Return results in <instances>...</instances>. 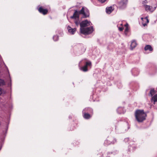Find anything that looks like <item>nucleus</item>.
Instances as JSON below:
<instances>
[{
  "mask_svg": "<svg viewBox=\"0 0 157 157\" xmlns=\"http://www.w3.org/2000/svg\"><path fill=\"white\" fill-rule=\"evenodd\" d=\"M80 14L83 15V18H86L89 16V10L86 7H83L81 10L79 11L75 10L73 15L71 17V18L75 20L78 19L79 15Z\"/></svg>",
  "mask_w": 157,
  "mask_h": 157,
  "instance_id": "1",
  "label": "nucleus"
},
{
  "mask_svg": "<svg viewBox=\"0 0 157 157\" xmlns=\"http://www.w3.org/2000/svg\"><path fill=\"white\" fill-rule=\"evenodd\" d=\"M141 19L142 21V24L144 26H145L147 25V24L149 22V20L147 17H141Z\"/></svg>",
  "mask_w": 157,
  "mask_h": 157,
  "instance_id": "11",
  "label": "nucleus"
},
{
  "mask_svg": "<svg viewBox=\"0 0 157 157\" xmlns=\"http://www.w3.org/2000/svg\"><path fill=\"white\" fill-rule=\"evenodd\" d=\"M91 66V63L90 62H86V63L85 65L80 67V69L84 72H86L88 71L87 67L88 66Z\"/></svg>",
  "mask_w": 157,
  "mask_h": 157,
  "instance_id": "6",
  "label": "nucleus"
},
{
  "mask_svg": "<svg viewBox=\"0 0 157 157\" xmlns=\"http://www.w3.org/2000/svg\"><path fill=\"white\" fill-rule=\"evenodd\" d=\"M145 51L148 50L150 52H152L153 50V49L151 45H146L144 48Z\"/></svg>",
  "mask_w": 157,
  "mask_h": 157,
  "instance_id": "14",
  "label": "nucleus"
},
{
  "mask_svg": "<svg viewBox=\"0 0 157 157\" xmlns=\"http://www.w3.org/2000/svg\"><path fill=\"white\" fill-rule=\"evenodd\" d=\"M6 84V82L4 80L2 79H0V86H3ZM3 93V91L0 88V95Z\"/></svg>",
  "mask_w": 157,
  "mask_h": 157,
  "instance_id": "12",
  "label": "nucleus"
},
{
  "mask_svg": "<svg viewBox=\"0 0 157 157\" xmlns=\"http://www.w3.org/2000/svg\"><path fill=\"white\" fill-rule=\"evenodd\" d=\"M151 102H154V104H155V102H157V94L155 95L152 97L151 98Z\"/></svg>",
  "mask_w": 157,
  "mask_h": 157,
  "instance_id": "17",
  "label": "nucleus"
},
{
  "mask_svg": "<svg viewBox=\"0 0 157 157\" xmlns=\"http://www.w3.org/2000/svg\"><path fill=\"white\" fill-rule=\"evenodd\" d=\"M98 0L99 2H101V3H103L105 2L106 1V0Z\"/></svg>",
  "mask_w": 157,
  "mask_h": 157,
  "instance_id": "23",
  "label": "nucleus"
},
{
  "mask_svg": "<svg viewBox=\"0 0 157 157\" xmlns=\"http://www.w3.org/2000/svg\"><path fill=\"white\" fill-rule=\"evenodd\" d=\"M136 120L139 122H142L146 119L147 116L146 113L143 109L136 110L135 113Z\"/></svg>",
  "mask_w": 157,
  "mask_h": 157,
  "instance_id": "2",
  "label": "nucleus"
},
{
  "mask_svg": "<svg viewBox=\"0 0 157 157\" xmlns=\"http://www.w3.org/2000/svg\"><path fill=\"white\" fill-rule=\"evenodd\" d=\"M155 92L154 90L153 89H151L150 91L149 95L152 96L153 95L155 94Z\"/></svg>",
  "mask_w": 157,
  "mask_h": 157,
  "instance_id": "18",
  "label": "nucleus"
},
{
  "mask_svg": "<svg viewBox=\"0 0 157 157\" xmlns=\"http://www.w3.org/2000/svg\"><path fill=\"white\" fill-rule=\"evenodd\" d=\"M38 10L40 13L44 15L46 14L48 12V10L47 9H44L42 6L39 7Z\"/></svg>",
  "mask_w": 157,
  "mask_h": 157,
  "instance_id": "10",
  "label": "nucleus"
},
{
  "mask_svg": "<svg viewBox=\"0 0 157 157\" xmlns=\"http://www.w3.org/2000/svg\"><path fill=\"white\" fill-rule=\"evenodd\" d=\"M147 3V0H145L143 2V4H144L145 3Z\"/></svg>",
  "mask_w": 157,
  "mask_h": 157,
  "instance_id": "25",
  "label": "nucleus"
},
{
  "mask_svg": "<svg viewBox=\"0 0 157 157\" xmlns=\"http://www.w3.org/2000/svg\"><path fill=\"white\" fill-rule=\"evenodd\" d=\"M106 157H110L109 156H107Z\"/></svg>",
  "mask_w": 157,
  "mask_h": 157,
  "instance_id": "26",
  "label": "nucleus"
},
{
  "mask_svg": "<svg viewBox=\"0 0 157 157\" xmlns=\"http://www.w3.org/2000/svg\"><path fill=\"white\" fill-rule=\"evenodd\" d=\"M53 39L55 41H57L59 39V37L57 35H55L53 36Z\"/></svg>",
  "mask_w": 157,
  "mask_h": 157,
  "instance_id": "21",
  "label": "nucleus"
},
{
  "mask_svg": "<svg viewBox=\"0 0 157 157\" xmlns=\"http://www.w3.org/2000/svg\"><path fill=\"white\" fill-rule=\"evenodd\" d=\"M77 20H75V23L77 26H78L79 25H80V22L78 19H77Z\"/></svg>",
  "mask_w": 157,
  "mask_h": 157,
  "instance_id": "20",
  "label": "nucleus"
},
{
  "mask_svg": "<svg viewBox=\"0 0 157 157\" xmlns=\"http://www.w3.org/2000/svg\"><path fill=\"white\" fill-rule=\"evenodd\" d=\"M94 31L93 26H90L89 27L85 28L84 29H82L80 32L81 33L85 35H87L91 33Z\"/></svg>",
  "mask_w": 157,
  "mask_h": 157,
  "instance_id": "3",
  "label": "nucleus"
},
{
  "mask_svg": "<svg viewBox=\"0 0 157 157\" xmlns=\"http://www.w3.org/2000/svg\"><path fill=\"white\" fill-rule=\"evenodd\" d=\"M127 2V0H121L119 3V7L121 9L124 8L126 6Z\"/></svg>",
  "mask_w": 157,
  "mask_h": 157,
  "instance_id": "7",
  "label": "nucleus"
},
{
  "mask_svg": "<svg viewBox=\"0 0 157 157\" xmlns=\"http://www.w3.org/2000/svg\"><path fill=\"white\" fill-rule=\"evenodd\" d=\"M123 109V108L122 107H119L117 109V112L119 113H124L123 112L121 111V110Z\"/></svg>",
  "mask_w": 157,
  "mask_h": 157,
  "instance_id": "19",
  "label": "nucleus"
},
{
  "mask_svg": "<svg viewBox=\"0 0 157 157\" xmlns=\"http://www.w3.org/2000/svg\"><path fill=\"white\" fill-rule=\"evenodd\" d=\"M153 2H154L155 5L153 7L152 6H148L147 5H144V6L147 11H148L150 12H153L155 10L156 7V2L155 0H153Z\"/></svg>",
  "mask_w": 157,
  "mask_h": 157,
  "instance_id": "5",
  "label": "nucleus"
},
{
  "mask_svg": "<svg viewBox=\"0 0 157 157\" xmlns=\"http://www.w3.org/2000/svg\"><path fill=\"white\" fill-rule=\"evenodd\" d=\"M106 12L107 13H110L113 10V9L112 7H107L106 9Z\"/></svg>",
  "mask_w": 157,
  "mask_h": 157,
  "instance_id": "16",
  "label": "nucleus"
},
{
  "mask_svg": "<svg viewBox=\"0 0 157 157\" xmlns=\"http://www.w3.org/2000/svg\"><path fill=\"white\" fill-rule=\"evenodd\" d=\"M88 109V108H85L82 111L83 117L86 119H89L91 117V116L90 114L85 113V112Z\"/></svg>",
  "mask_w": 157,
  "mask_h": 157,
  "instance_id": "9",
  "label": "nucleus"
},
{
  "mask_svg": "<svg viewBox=\"0 0 157 157\" xmlns=\"http://www.w3.org/2000/svg\"><path fill=\"white\" fill-rule=\"evenodd\" d=\"M123 28L122 27L118 28V29L120 31H122L123 30Z\"/></svg>",
  "mask_w": 157,
  "mask_h": 157,
  "instance_id": "24",
  "label": "nucleus"
},
{
  "mask_svg": "<svg viewBox=\"0 0 157 157\" xmlns=\"http://www.w3.org/2000/svg\"><path fill=\"white\" fill-rule=\"evenodd\" d=\"M92 25L90 21H88L87 20H85L81 21L80 24V31H81L82 29H84V27L90 26Z\"/></svg>",
  "mask_w": 157,
  "mask_h": 157,
  "instance_id": "4",
  "label": "nucleus"
},
{
  "mask_svg": "<svg viewBox=\"0 0 157 157\" xmlns=\"http://www.w3.org/2000/svg\"><path fill=\"white\" fill-rule=\"evenodd\" d=\"M116 140L113 138H109L105 141V144L107 145H109L111 144H113L116 142Z\"/></svg>",
  "mask_w": 157,
  "mask_h": 157,
  "instance_id": "8",
  "label": "nucleus"
},
{
  "mask_svg": "<svg viewBox=\"0 0 157 157\" xmlns=\"http://www.w3.org/2000/svg\"><path fill=\"white\" fill-rule=\"evenodd\" d=\"M68 32L71 34H74L76 31V29H72L71 27H68Z\"/></svg>",
  "mask_w": 157,
  "mask_h": 157,
  "instance_id": "13",
  "label": "nucleus"
},
{
  "mask_svg": "<svg viewBox=\"0 0 157 157\" xmlns=\"http://www.w3.org/2000/svg\"><path fill=\"white\" fill-rule=\"evenodd\" d=\"M128 29L127 27H126L125 29V31H124V33L126 35L127 34V33L128 31Z\"/></svg>",
  "mask_w": 157,
  "mask_h": 157,
  "instance_id": "22",
  "label": "nucleus"
},
{
  "mask_svg": "<svg viewBox=\"0 0 157 157\" xmlns=\"http://www.w3.org/2000/svg\"><path fill=\"white\" fill-rule=\"evenodd\" d=\"M137 44L136 41L135 40L132 41L131 44V50H132L133 48H134L136 46Z\"/></svg>",
  "mask_w": 157,
  "mask_h": 157,
  "instance_id": "15",
  "label": "nucleus"
}]
</instances>
